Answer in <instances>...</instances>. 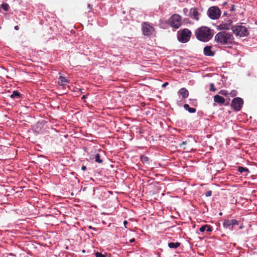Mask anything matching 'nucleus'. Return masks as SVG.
Listing matches in <instances>:
<instances>
[{"label":"nucleus","mask_w":257,"mask_h":257,"mask_svg":"<svg viewBox=\"0 0 257 257\" xmlns=\"http://www.w3.org/2000/svg\"><path fill=\"white\" fill-rule=\"evenodd\" d=\"M88 8L89 9V12H91L92 10V5H91L90 4H88Z\"/></svg>","instance_id":"31"},{"label":"nucleus","mask_w":257,"mask_h":257,"mask_svg":"<svg viewBox=\"0 0 257 257\" xmlns=\"http://www.w3.org/2000/svg\"><path fill=\"white\" fill-rule=\"evenodd\" d=\"M218 93L219 94L224 96H226L228 94V91L226 90H221Z\"/></svg>","instance_id":"24"},{"label":"nucleus","mask_w":257,"mask_h":257,"mask_svg":"<svg viewBox=\"0 0 257 257\" xmlns=\"http://www.w3.org/2000/svg\"><path fill=\"white\" fill-rule=\"evenodd\" d=\"M170 26L175 29H178L181 25V18L178 14L172 15L169 19Z\"/></svg>","instance_id":"5"},{"label":"nucleus","mask_w":257,"mask_h":257,"mask_svg":"<svg viewBox=\"0 0 257 257\" xmlns=\"http://www.w3.org/2000/svg\"><path fill=\"white\" fill-rule=\"evenodd\" d=\"M199 230L202 232H204L205 230H206L207 232H211L212 231V229L210 225L206 224L202 226L199 228Z\"/></svg>","instance_id":"15"},{"label":"nucleus","mask_w":257,"mask_h":257,"mask_svg":"<svg viewBox=\"0 0 257 257\" xmlns=\"http://www.w3.org/2000/svg\"><path fill=\"white\" fill-rule=\"evenodd\" d=\"M209 90L211 91H215L216 90V88H215L214 87V85L213 83H211L210 84V88H209Z\"/></svg>","instance_id":"26"},{"label":"nucleus","mask_w":257,"mask_h":257,"mask_svg":"<svg viewBox=\"0 0 257 257\" xmlns=\"http://www.w3.org/2000/svg\"><path fill=\"white\" fill-rule=\"evenodd\" d=\"M238 224L239 221L236 219H227L224 220L222 225L224 228L232 231L233 229L234 225H238Z\"/></svg>","instance_id":"9"},{"label":"nucleus","mask_w":257,"mask_h":257,"mask_svg":"<svg viewBox=\"0 0 257 257\" xmlns=\"http://www.w3.org/2000/svg\"><path fill=\"white\" fill-rule=\"evenodd\" d=\"M200 16V14L199 13L197 8H192L190 9L189 16L191 18L196 21H198Z\"/></svg>","instance_id":"11"},{"label":"nucleus","mask_w":257,"mask_h":257,"mask_svg":"<svg viewBox=\"0 0 257 257\" xmlns=\"http://www.w3.org/2000/svg\"><path fill=\"white\" fill-rule=\"evenodd\" d=\"M183 11V12H184V14L186 16H189V15L187 14V13H188V9L184 8Z\"/></svg>","instance_id":"29"},{"label":"nucleus","mask_w":257,"mask_h":257,"mask_svg":"<svg viewBox=\"0 0 257 257\" xmlns=\"http://www.w3.org/2000/svg\"><path fill=\"white\" fill-rule=\"evenodd\" d=\"M243 104V101L240 97H235L233 98L231 103V106L235 111H239L241 109Z\"/></svg>","instance_id":"8"},{"label":"nucleus","mask_w":257,"mask_h":257,"mask_svg":"<svg viewBox=\"0 0 257 257\" xmlns=\"http://www.w3.org/2000/svg\"><path fill=\"white\" fill-rule=\"evenodd\" d=\"M95 161L98 163H102L103 160L100 159V156L99 154H96L95 156Z\"/></svg>","instance_id":"21"},{"label":"nucleus","mask_w":257,"mask_h":257,"mask_svg":"<svg viewBox=\"0 0 257 257\" xmlns=\"http://www.w3.org/2000/svg\"><path fill=\"white\" fill-rule=\"evenodd\" d=\"M232 23V21L230 19L222 22V23L218 26V29L219 30H229L231 26Z\"/></svg>","instance_id":"10"},{"label":"nucleus","mask_w":257,"mask_h":257,"mask_svg":"<svg viewBox=\"0 0 257 257\" xmlns=\"http://www.w3.org/2000/svg\"><path fill=\"white\" fill-rule=\"evenodd\" d=\"M141 161L142 162V163H143L144 164L148 163L149 158L147 156H141Z\"/></svg>","instance_id":"22"},{"label":"nucleus","mask_w":257,"mask_h":257,"mask_svg":"<svg viewBox=\"0 0 257 257\" xmlns=\"http://www.w3.org/2000/svg\"><path fill=\"white\" fill-rule=\"evenodd\" d=\"M212 30L205 26L201 27L195 31V36L197 39L202 42H207L213 36Z\"/></svg>","instance_id":"2"},{"label":"nucleus","mask_w":257,"mask_h":257,"mask_svg":"<svg viewBox=\"0 0 257 257\" xmlns=\"http://www.w3.org/2000/svg\"><path fill=\"white\" fill-rule=\"evenodd\" d=\"M208 17L212 20L219 19L221 15V11L217 7H211L207 11Z\"/></svg>","instance_id":"6"},{"label":"nucleus","mask_w":257,"mask_h":257,"mask_svg":"<svg viewBox=\"0 0 257 257\" xmlns=\"http://www.w3.org/2000/svg\"><path fill=\"white\" fill-rule=\"evenodd\" d=\"M214 101L219 104H222L224 103L225 99L222 96L216 95L214 96Z\"/></svg>","instance_id":"13"},{"label":"nucleus","mask_w":257,"mask_h":257,"mask_svg":"<svg viewBox=\"0 0 257 257\" xmlns=\"http://www.w3.org/2000/svg\"><path fill=\"white\" fill-rule=\"evenodd\" d=\"M21 96L20 93L18 91H14L10 97L12 98H20Z\"/></svg>","instance_id":"18"},{"label":"nucleus","mask_w":257,"mask_h":257,"mask_svg":"<svg viewBox=\"0 0 257 257\" xmlns=\"http://www.w3.org/2000/svg\"><path fill=\"white\" fill-rule=\"evenodd\" d=\"M135 238H132V239H130V242H135Z\"/></svg>","instance_id":"37"},{"label":"nucleus","mask_w":257,"mask_h":257,"mask_svg":"<svg viewBox=\"0 0 257 257\" xmlns=\"http://www.w3.org/2000/svg\"><path fill=\"white\" fill-rule=\"evenodd\" d=\"M191 34V32L187 29L180 30L177 34L178 40L182 43H187L190 40Z\"/></svg>","instance_id":"3"},{"label":"nucleus","mask_w":257,"mask_h":257,"mask_svg":"<svg viewBox=\"0 0 257 257\" xmlns=\"http://www.w3.org/2000/svg\"><path fill=\"white\" fill-rule=\"evenodd\" d=\"M169 84V83L168 82H166L165 83H164V84H162V86L163 87H165L166 86H167Z\"/></svg>","instance_id":"32"},{"label":"nucleus","mask_w":257,"mask_h":257,"mask_svg":"<svg viewBox=\"0 0 257 257\" xmlns=\"http://www.w3.org/2000/svg\"><path fill=\"white\" fill-rule=\"evenodd\" d=\"M211 46H207L204 47L203 50L204 54L207 56H213L214 53L211 51Z\"/></svg>","instance_id":"12"},{"label":"nucleus","mask_w":257,"mask_h":257,"mask_svg":"<svg viewBox=\"0 0 257 257\" xmlns=\"http://www.w3.org/2000/svg\"><path fill=\"white\" fill-rule=\"evenodd\" d=\"M187 144L186 141L183 142L182 143L180 144V147L182 148L183 147V146L186 145Z\"/></svg>","instance_id":"30"},{"label":"nucleus","mask_w":257,"mask_h":257,"mask_svg":"<svg viewBox=\"0 0 257 257\" xmlns=\"http://www.w3.org/2000/svg\"><path fill=\"white\" fill-rule=\"evenodd\" d=\"M178 93L182 96L183 98H186L189 96V92L185 88H181Z\"/></svg>","instance_id":"14"},{"label":"nucleus","mask_w":257,"mask_h":257,"mask_svg":"<svg viewBox=\"0 0 257 257\" xmlns=\"http://www.w3.org/2000/svg\"><path fill=\"white\" fill-rule=\"evenodd\" d=\"M219 215H222V213H221V212H220V213H219Z\"/></svg>","instance_id":"40"},{"label":"nucleus","mask_w":257,"mask_h":257,"mask_svg":"<svg viewBox=\"0 0 257 257\" xmlns=\"http://www.w3.org/2000/svg\"><path fill=\"white\" fill-rule=\"evenodd\" d=\"M212 195V191L209 190L205 193V196L209 197Z\"/></svg>","instance_id":"28"},{"label":"nucleus","mask_w":257,"mask_h":257,"mask_svg":"<svg viewBox=\"0 0 257 257\" xmlns=\"http://www.w3.org/2000/svg\"><path fill=\"white\" fill-rule=\"evenodd\" d=\"M15 29L16 30H19V26H16L15 27Z\"/></svg>","instance_id":"38"},{"label":"nucleus","mask_w":257,"mask_h":257,"mask_svg":"<svg viewBox=\"0 0 257 257\" xmlns=\"http://www.w3.org/2000/svg\"><path fill=\"white\" fill-rule=\"evenodd\" d=\"M1 8H2L5 11H8L10 8V6L8 4L4 3L0 6V9Z\"/></svg>","instance_id":"19"},{"label":"nucleus","mask_w":257,"mask_h":257,"mask_svg":"<svg viewBox=\"0 0 257 257\" xmlns=\"http://www.w3.org/2000/svg\"><path fill=\"white\" fill-rule=\"evenodd\" d=\"M127 223L128 222H127V221L126 220H124L123 221V224H124V225L125 228H126V225L127 224Z\"/></svg>","instance_id":"35"},{"label":"nucleus","mask_w":257,"mask_h":257,"mask_svg":"<svg viewBox=\"0 0 257 257\" xmlns=\"http://www.w3.org/2000/svg\"><path fill=\"white\" fill-rule=\"evenodd\" d=\"M214 41L219 45H231L234 43V38L229 32L222 31L217 33L214 37Z\"/></svg>","instance_id":"1"},{"label":"nucleus","mask_w":257,"mask_h":257,"mask_svg":"<svg viewBox=\"0 0 257 257\" xmlns=\"http://www.w3.org/2000/svg\"><path fill=\"white\" fill-rule=\"evenodd\" d=\"M237 92L236 90H232L230 92V95L231 97H234L236 95Z\"/></svg>","instance_id":"27"},{"label":"nucleus","mask_w":257,"mask_h":257,"mask_svg":"<svg viewBox=\"0 0 257 257\" xmlns=\"http://www.w3.org/2000/svg\"><path fill=\"white\" fill-rule=\"evenodd\" d=\"M143 34L145 36H150L154 32V28L147 22H144L142 25Z\"/></svg>","instance_id":"7"},{"label":"nucleus","mask_w":257,"mask_h":257,"mask_svg":"<svg viewBox=\"0 0 257 257\" xmlns=\"http://www.w3.org/2000/svg\"><path fill=\"white\" fill-rule=\"evenodd\" d=\"M238 171L241 173H243L244 172L248 173L249 172V170L246 168H244L243 167H239L238 168Z\"/></svg>","instance_id":"20"},{"label":"nucleus","mask_w":257,"mask_h":257,"mask_svg":"<svg viewBox=\"0 0 257 257\" xmlns=\"http://www.w3.org/2000/svg\"><path fill=\"white\" fill-rule=\"evenodd\" d=\"M81 169L83 171H85L86 170V167L85 166H82L81 167Z\"/></svg>","instance_id":"34"},{"label":"nucleus","mask_w":257,"mask_h":257,"mask_svg":"<svg viewBox=\"0 0 257 257\" xmlns=\"http://www.w3.org/2000/svg\"><path fill=\"white\" fill-rule=\"evenodd\" d=\"M184 108L190 113H194L196 112V109L195 108L190 107L189 105L187 104L184 105Z\"/></svg>","instance_id":"16"},{"label":"nucleus","mask_w":257,"mask_h":257,"mask_svg":"<svg viewBox=\"0 0 257 257\" xmlns=\"http://www.w3.org/2000/svg\"><path fill=\"white\" fill-rule=\"evenodd\" d=\"M59 79L61 80V82L69 83L68 80H67L65 77L61 76L59 77Z\"/></svg>","instance_id":"25"},{"label":"nucleus","mask_w":257,"mask_h":257,"mask_svg":"<svg viewBox=\"0 0 257 257\" xmlns=\"http://www.w3.org/2000/svg\"><path fill=\"white\" fill-rule=\"evenodd\" d=\"M180 245V242H170L168 243V246L171 248H177Z\"/></svg>","instance_id":"17"},{"label":"nucleus","mask_w":257,"mask_h":257,"mask_svg":"<svg viewBox=\"0 0 257 257\" xmlns=\"http://www.w3.org/2000/svg\"><path fill=\"white\" fill-rule=\"evenodd\" d=\"M231 11H233L235 10L234 6L233 5H232L231 9H230Z\"/></svg>","instance_id":"36"},{"label":"nucleus","mask_w":257,"mask_h":257,"mask_svg":"<svg viewBox=\"0 0 257 257\" xmlns=\"http://www.w3.org/2000/svg\"><path fill=\"white\" fill-rule=\"evenodd\" d=\"M231 29L233 33L237 36H238L240 37H244L248 34L247 29L241 25L233 26L231 27Z\"/></svg>","instance_id":"4"},{"label":"nucleus","mask_w":257,"mask_h":257,"mask_svg":"<svg viewBox=\"0 0 257 257\" xmlns=\"http://www.w3.org/2000/svg\"><path fill=\"white\" fill-rule=\"evenodd\" d=\"M95 257H106L107 256V253H105L104 254L99 252H96L94 253Z\"/></svg>","instance_id":"23"},{"label":"nucleus","mask_w":257,"mask_h":257,"mask_svg":"<svg viewBox=\"0 0 257 257\" xmlns=\"http://www.w3.org/2000/svg\"><path fill=\"white\" fill-rule=\"evenodd\" d=\"M88 228L89 229H93V230H95V231H96V230H97V229H96V228H94V227H93L92 226H90H90H88Z\"/></svg>","instance_id":"33"},{"label":"nucleus","mask_w":257,"mask_h":257,"mask_svg":"<svg viewBox=\"0 0 257 257\" xmlns=\"http://www.w3.org/2000/svg\"><path fill=\"white\" fill-rule=\"evenodd\" d=\"M85 98V95H83L82 97V99H84Z\"/></svg>","instance_id":"39"}]
</instances>
